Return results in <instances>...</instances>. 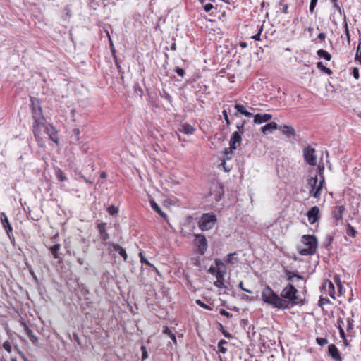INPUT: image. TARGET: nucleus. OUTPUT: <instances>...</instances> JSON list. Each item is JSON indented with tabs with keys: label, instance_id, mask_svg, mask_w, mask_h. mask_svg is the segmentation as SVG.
<instances>
[{
	"label": "nucleus",
	"instance_id": "nucleus-1",
	"mask_svg": "<svg viewBox=\"0 0 361 361\" xmlns=\"http://www.w3.org/2000/svg\"><path fill=\"white\" fill-rule=\"evenodd\" d=\"M297 293L298 290L290 283L283 288L279 295L281 303L284 306L282 310L290 309L300 303Z\"/></svg>",
	"mask_w": 361,
	"mask_h": 361
},
{
	"label": "nucleus",
	"instance_id": "nucleus-2",
	"mask_svg": "<svg viewBox=\"0 0 361 361\" xmlns=\"http://www.w3.org/2000/svg\"><path fill=\"white\" fill-rule=\"evenodd\" d=\"M38 103V101H37V104L32 102V118L34 120L33 133L39 144L42 145L40 143L39 133L42 127L44 126V117L42 108L39 106Z\"/></svg>",
	"mask_w": 361,
	"mask_h": 361
},
{
	"label": "nucleus",
	"instance_id": "nucleus-3",
	"mask_svg": "<svg viewBox=\"0 0 361 361\" xmlns=\"http://www.w3.org/2000/svg\"><path fill=\"white\" fill-rule=\"evenodd\" d=\"M262 299L273 307L282 310L284 306L281 303L280 297L269 286H266L262 292Z\"/></svg>",
	"mask_w": 361,
	"mask_h": 361
},
{
	"label": "nucleus",
	"instance_id": "nucleus-4",
	"mask_svg": "<svg viewBox=\"0 0 361 361\" xmlns=\"http://www.w3.org/2000/svg\"><path fill=\"white\" fill-rule=\"evenodd\" d=\"M302 243L304 245V247L299 252L301 255L307 256L315 253L317 247V240L314 235H303Z\"/></svg>",
	"mask_w": 361,
	"mask_h": 361
},
{
	"label": "nucleus",
	"instance_id": "nucleus-5",
	"mask_svg": "<svg viewBox=\"0 0 361 361\" xmlns=\"http://www.w3.org/2000/svg\"><path fill=\"white\" fill-rule=\"evenodd\" d=\"M216 222V216L214 213L203 214L198 222L200 230L205 231L212 229Z\"/></svg>",
	"mask_w": 361,
	"mask_h": 361
},
{
	"label": "nucleus",
	"instance_id": "nucleus-6",
	"mask_svg": "<svg viewBox=\"0 0 361 361\" xmlns=\"http://www.w3.org/2000/svg\"><path fill=\"white\" fill-rule=\"evenodd\" d=\"M194 245L196 247V252L200 255H203L207 249V240L204 235L197 234L194 240Z\"/></svg>",
	"mask_w": 361,
	"mask_h": 361
},
{
	"label": "nucleus",
	"instance_id": "nucleus-7",
	"mask_svg": "<svg viewBox=\"0 0 361 361\" xmlns=\"http://www.w3.org/2000/svg\"><path fill=\"white\" fill-rule=\"evenodd\" d=\"M303 155L305 161L310 166H316L317 164V157L316 150L310 146H307L303 149Z\"/></svg>",
	"mask_w": 361,
	"mask_h": 361
},
{
	"label": "nucleus",
	"instance_id": "nucleus-8",
	"mask_svg": "<svg viewBox=\"0 0 361 361\" xmlns=\"http://www.w3.org/2000/svg\"><path fill=\"white\" fill-rule=\"evenodd\" d=\"M224 195V188L223 187L218 183H214L212 185L209 195L213 197V199L218 202L221 199V197Z\"/></svg>",
	"mask_w": 361,
	"mask_h": 361
},
{
	"label": "nucleus",
	"instance_id": "nucleus-9",
	"mask_svg": "<svg viewBox=\"0 0 361 361\" xmlns=\"http://www.w3.org/2000/svg\"><path fill=\"white\" fill-rule=\"evenodd\" d=\"M243 132H233L229 141V149L231 152L235 150L240 145Z\"/></svg>",
	"mask_w": 361,
	"mask_h": 361
},
{
	"label": "nucleus",
	"instance_id": "nucleus-10",
	"mask_svg": "<svg viewBox=\"0 0 361 361\" xmlns=\"http://www.w3.org/2000/svg\"><path fill=\"white\" fill-rule=\"evenodd\" d=\"M319 209L318 207L314 206L311 208L307 213L308 221L310 224H314L319 219Z\"/></svg>",
	"mask_w": 361,
	"mask_h": 361
},
{
	"label": "nucleus",
	"instance_id": "nucleus-11",
	"mask_svg": "<svg viewBox=\"0 0 361 361\" xmlns=\"http://www.w3.org/2000/svg\"><path fill=\"white\" fill-rule=\"evenodd\" d=\"M226 274L225 269H220L218 273H216V275L215 276L216 278V281L214 283V286L222 288L225 286L224 285V275Z\"/></svg>",
	"mask_w": 361,
	"mask_h": 361
},
{
	"label": "nucleus",
	"instance_id": "nucleus-12",
	"mask_svg": "<svg viewBox=\"0 0 361 361\" xmlns=\"http://www.w3.org/2000/svg\"><path fill=\"white\" fill-rule=\"evenodd\" d=\"M329 353L334 361H342V358L340 355V353L334 344H331L328 347Z\"/></svg>",
	"mask_w": 361,
	"mask_h": 361
},
{
	"label": "nucleus",
	"instance_id": "nucleus-13",
	"mask_svg": "<svg viewBox=\"0 0 361 361\" xmlns=\"http://www.w3.org/2000/svg\"><path fill=\"white\" fill-rule=\"evenodd\" d=\"M178 131L185 135H192L195 132V128L190 124L183 123H180L178 128Z\"/></svg>",
	"mask_w": 361,
	"mask_h": 361
},
{
	"label": "nucleus",
	"instance_id": "nucleus-14",
	"mask_svg": "<svg viewBox=\"0 0 361 361\" xmlns=\"http://www.w3.org/2000/svg\"><path fill=\"white\" fill-rule=\"evenodd\" d=\"M272 118V116L269 114H257L254 116V122L255 123L261 124L262 123H265L269 121Z\"/></svg>",
	"mask_w": 361,
	"mask_h": 361
},
{
	"label": "nucleus",
	"instance_id": "nucleus-15",
	"mask_svg": "<svg viewBox=\"0 0 361 361\" xmlns=\"http://www.w3.org/2000/svg\"><path fill=\"white\" fill-rule=\"evenodd\" d=\"M45 130L47 135L49 136V138L53 140L54 142L58 143V137L56 136V132L54 129V128L50 125L47 124L45 126Z\"/></svg>",
	"mask_w": 361,
	"mask_h": 361
},
{
	"label": "nucleus",
	"instance_id": "nucleus-16",
	"mask_svg": "<svg viewBox=\"0 0 361 361\" xmlns=\"http://www.w3.org/2000/svg\"><path fill=\"white\" fill-rule=\"evenodd\" d=\"M345 207L343 205L336 206L333 212V217L336 221L342 220L343 214L345 211Z\"/></svg>",
	"mask_w": 361,
	"mask_h": 361
},
{
	"label": "nucleus",
	"instance_id": "nucleus-17",
	"mask_svg": "<svg viewBox=\"0 0 361 361\" xmlns=\"http://www.w3.org/2000/svg\"><path fill=\"white\" fill-rule=\"evenodd\" d=\"M1 221L2 225H3V226H4V229H5L7 235L8 236H10V233H12L13 228H12V226H11V225L10 224V223L8 221V219L6 215L5 214H4V213L1 215Z\"/></svg>",
	"mask_w": 361,
	"mask_h": 361
},
{
	"label": "nucleus",
	"instance_id": "nucleus-18",
	"mask_svg": "<svg viewBox=\"0 0 361 361\" xmlns=\"http://www.w3.org/2000/svg\"><path fill=\"white\" fill-rule=\"evenodd\" d=\"M80 130L78 128H75L72 130V133L71 135V142L78 145L82 142L81 137H80Z\"/></svg>",
	"mask_w": 361,
	"mask_h": 361
},
{
	"label": "nucleus",
	"instance_id": "nucleus-19",
	"mask_svg": "<svg viewBox=\"0 0 361 361\" xmlns=\"http://www.w3.org/2000/svg\"><path fill=\"white\" fill-rule=\"evenodd\" d=\"M106 223H101L98 225V231L99 232L100 238L104 241H106L109 238V235L106 231Z\"/></svg>",
	"mask_w": 361,
	"mask_h": 361
},
{
	"label": "nucleus",
	"instance_id": "nucleus-20",
	"mask_svg": "<svg viewBox=\"0 0 361 361\" xmlns=\"http://www.w3.org/2000/svg\"><path fill=\"white\" fill-rule=\"evenodd\" d=\"M276 129H280V126L277 125L275 122H271L266 124L262 128V131L263 133H272Z\"/></svg>",
	"mask_w": 361,
	"mask_h": 361
},
{
	"label": "nucleus",
	"instance_id": "nucleus-21",
	"mask_svg": "<svg viewBox=\"0 0 361 361\" xmlns=\"http://www.w3.org/2000/svg\"><path fill=\"white\" fill-rule=\"evenodd\" d=\"M111 250L117 252L120 255V256L123 257L124 261L127 260V257H128L127 253H126L125 249H123L119 245L113 243L111 245Z\"/></svg>",
	"mask_w": 361,
	"mask_h": 361
},
{
	"label": "nucleus",
	"instance_id": "nucleus-22",
	"mask_svg": "<svg viewBox=\"0 0 361 361\" xmlns=\"http://www.w3.org/2000/svg\"><path fill=\"white\" fill-rule=\"evenodd\" d=\"M234 108L237 110V113H240L245 116L247 118L253 117V114L249 111H247L245 109V107L240 104H235L234 105Z\"/></svg>",
	"mask_w": 361,
	"mask_h": 361
},
{
	"label": "nucleus",
	"instance_id": "nucleus-23",
	"mask_svg": "<svg viewBox=\"0 0 361 361\" xmlns=\"http://www.w3.org/2000/svg\"><path fill=\"white\" fill-rule=\"evenodd\" d=\"M324 182V177H322V179L320 180L319 183L314 188V191L312 192V196L314 198H319L320 197V195H321L320 192L322 189Z\"/></svg>",
	"mask_w": 361,
	"mask_h": 361
},
{
	"label": "nucleus",
	"instance_id": "nucleus-24",
	"mask_svg": "<svg viewBox=\"0 0 361 361\" xmlns=\"http://www.w3.org/2000/svg\"><path fill=\"white\" fill-rule=\"evenodd\" d=\"M346 330L349 334L354 333V320L352 317H348L345 320Z\"/></svg>",
	"mask_w": 361,
	"mask_h": 361
},
{
	"label": "nucleus",
	"instance_id": "nucleus-25",
	"mask_svg": "<svg viewBox=\"0 0 361 361\" xmlns=\"http://www.w3.org/2000/svg\"><path fill=\"white\" fill-rule=\"evenodd\" d=\"M150 205L152 208L157 213L159 214L161 217L166 218V214L162 212L160 207L155 202L154 200L150 201Z\"/></svg>",
	"mask_w": 361,
	"mask_h": 361
},
{
	"label": "nucleus",
	"instance_id": "nucleus-26",
	"mask_svg": "<svg viewBox=\"0 0 361 361\" xmlns=\"http://www.w3.org/2000/svg\"><path fill=\"white\" fill-rule=\"evenodd\" d=\"M337 323H338V328L339 330V334L343 339H345L346 338V336H345L344 329L343 328V326H345V322L343 320H342L341 318H338Z\"/></svg>",
	"mask_w": 361,
	"mask_h": 361
},
{
	"label": "nucleus",
	"instance_id": "nucleus-27",
	"mask_svg": "<svg viewBox=\"0 0 361 361\" xmlns=\"http://www.w3.org/2000/svg\"><path fill=\"white\" fill-rule=\"evenodd\" d=\"M60 244H55L49 248L51 254L54 256L55 259L59 258V251L60 250Z\"/></svg>",
	"mask_w": 361,
	"mask_h": 361
},
{
	"label": "nucleus",
	"instance_id": "nucleus-28",
	"mask_svg": "<svg viewBox=\"0 0 361 361\" xmlns=\"http://www.w3.org/2000/svg\"><path fill=\"white\" fill-rule=\"evenodd\" d=\"M280 130L282 131L283 133H284L287 135H295V130L291 126H283L282 129L280 128Z\"/></svg>",
	"mask_w": 361,
	"mask_h": 361
},
{
	"label": "nucleus",
	"instance_id": "nucleus-29",
	"mask_svg": "<svg viewBox=\"0 0 361 361\" xmlns=\"http://www.w3.org/2000/svg\"><path fill=\"white\" fill-rule=\"evenodd\" d=\"M317 55L320 58H324L326 61H330L331 59V56L324 49H319L317 52Z\"/></svg>",
	"mask_w": 361,
	"mask_h": 361
},
{
	"label": "nucleus",
	"instance_id": "nucleus-30",
	"mask_svg": "<svg viewBox=\"0 0 361 361\" xmlns=\"http://www.w3.org/2000/svg\"><path fill=\"white\" fill-rule=\"evenodd\" d=\"M163 334L169 336L175 343H176V338L175 334L172 333V331L168 327H164Z\"/></svg>",
	"mask_w": 361,
	"mask_h": 361
},
{
	"label": "nucleus",
	"instance_id": "nucleus-31",
	"mask_svg": "<svg viewBox=\"0 0 361 361\" xmlns=\"http://www.w3.org/2000/svg\"><path fill=\"white\" fill-rule=\"evenodd\" d=\"M326 288H327V290L329 291V294L331 297L334 298L333 294L334 293V286L330 281H326Z\"/></svg>",
	"mask_w": 361,
	"mask_h": 361
},
{
	"label": "nucleus",
	"instance_id": "nucleus-32",
	"mask_svg": "<svg viewBox=\"0 0 361 361\" xmlns=\"http://www.w3.org/2000/svg\"><path fill=\"white\" fill-rule=\"evenodd\" d=\"M346 233L348 235L354 238L357 234V231L351 225L348 224L346 228Z\"/></svg>",
	"mask_w": 361,
	"mask_h": 361
},
{
	"label": "nucleus",
	"instance_id": "nucleus-33",
	"mask_svg": "<svg viewBox=\"0 0 361 361\" xmlns=\"http://www.w3.org/2000/svg\"><path fill=\"white\" fill-rule=\"evenodd\" d=\"M317 182H318V178L317 176L309 179L308 185L312 188V191H313L314 190V188L317 185Z\"/></svg>",
	"mask_w": 361,
	"mask_h": 361
},
{
	"label": "nucleus",
	"instance_id": "nucleus-34",
	"mask_svg": "<svg viewBox=\"0 0 361 361\" xmlns=\"http://www.w3.org/2000/svg\"><path fill=\"white\" fill-rule=\"evenodd\" d=\"M317 66L319 69L323 71L324 73H327L328 75L331 74L332 71L329 68L325 67L322 62H318L317 64Z\"/></svg>",
	"mask_w": 361,
	"mask_h": 361
},
{
	"label": "nucleus",
	"instance_id": "nucleus-35",
	"mask_svg": "<svg viewBox=\"0 0 361 361\" xmlns=\"http://www.w3.org/2000/svg\"><path fill=\"white\" fill-rule=\"evenodd\" d=\"M227 342L224 340H221L218 343L219 351L222 353H225L226 352V348H224V345H226Z\"/></svg>",
	"mask_w": 361,
	"mask_h": 361
},
{
	"label": "nucleus",
	"instance_id": "nucleus-36",
	"mask_svg": "<svg viewBox=\"0 0 361 361\" xmlns=\"http://www.w3.org/2000/svg\"><path fill=\"white\" fill-rule=\"evenodd\" d=\"M26 333L32 343H35L37 341V338L33 334V332L31 329L27 328Z\"/></svg>",
	"mask_w": 361,
	"mask_h": 361
},
{
	"label": "nucleus",
	"instance_id": "nucleus-37",
	"mask_svg": "<svg viewBox=\"0 0 361 361\" xmlns=\"http://www.w3.org/2000/svg\"><path fill=\"white\" fill-rule=\"evenodd\" d=\"M140 262L142 263V264H145L149 267H153L154 269H156V268L153 266V264H152L143 255L142 252H140Z\"/></svg>",
	"mask_w": 361,
	"mask_h": 361
},
{
	"label": "nucleus",
	"instance_id": "nucleus-38",
	"mask_svg": "<svg viewBox=\"0 0 361 361\" xmlns=\"http://www.w3.org/2000/svg\"><path fill=\"white\" fill-rule=\"evenodd\" d=\"M235 255V252L228 254L227 255L226 262L231 264H233L235 263V261H236V258L234 257Z\"/></svg>",
	"mask_w": 361,
	"mask_h": 361
},
{
	"label": "nucleus",
	"instance_id": "nucleus-39",
	"mask_svg": "<svg viewBox=\"0 0 361 361\" xmlns=\"http://www.w3.org/2000/svg\"><path fill=\"white\" fill-rule=\"evenodd\" d=\"M279 8L280 10L285 14L288 13V6L286 4H283V2H281L279 4Z\"/></svg>",
	"mask_w": 361,
	"mask_h": 361
},
{
	"label": "nucleus",
	"instance_id": "nucleus-40",
	"mask_svg": "<svg viewBox=\"0 0 361 361\" xmlns=\"http://www.w3.org/2000/svg\"><path fill=\"white\" fill-rule=\"evenodd\" d=\"M316 341L320 346H324L328 343L327 339L324 338H317Z\"/></svg>",
	"mask_w": 361,
	"mask_h": 361
},
{
	"label": "nucleus",
	"instance_id": "nucleus-41",
	"mask_svg": "<svg viewBox=\"0 0 361 361\" xmlns=\"http://www.w3.org/2000/svg\"><path fill=\"white\" fill-rule=\"evenodd\" d=\"M107 211L109 214L113 215L118 212V209L116 207L111 205L108 207Z\"/></svg>",
	"mask_w": 361,
	"mask_h": 361
},
{
	"label": "nucleus",
	"instance_id": "nucleus-42",
	"mask_svg": "<svg viewBox=\"0 0 361 361\" xmlns=\"http://www.w3.org/2000/svg\"><path fill=\"white\" fill-rule=\"evenodd\" d=\"M355 59L361 62V44L360 43L357 47Z\"/></svg>",
	"mask_w": 361,
	"mask_h": 361
},
{
	"label": "nucleus",
	"instance_id": "nucleus-43",
	"mask_svg": "<svg viewBox=\"0 0 361 361\" xmlns=\"http://www.w3.org/2000/svg\"><path fill=\"white\" fill-rule=\"evenodd\" d=\"M141 351H142V360H145L148 357V354L147 351V348L145 346L142 345L141 346Z\"/></svg>",
	"mask_w": 361,
	"mask_h": 361
},
{
	"label": "nucleus",
	"instance_id": "nucleus-44",
	"mask_svg": "<svg viewBox=\"0 0 361 361\" xmlns=\"http://www.w3.org/2000/svg\"><path fill=\"white\" fill-rule=\"evenodd\" d=\"M196 303L201 307L202 308H204V309H207V310H212V307H210L209 306H208L207 305H206L204 302H203L202 300H196Z\"/></svg>",
	"mask_w": 361,
	"mask_h": 361
},
{
	"label": "nucleus",
	"instance_id": "nucleus-45",
	"mask_svg": "<svg viewBox=\"0 0 361 361\" xmlns=\"http://www.w3.org/2000/svg\"><path fill=\"white\" fill-rule=\"evenodd\" d=\"M215 264H216V268L219 270L220 269H223L222 268H225V266H224V264L220 260V259H216L215 260ZM226 270V269H224Z\"/></svg>",
	"mask_w": 361,
	"mask_h": 361
},
{
	"label": "nucleus",
	"instance_id": "nucleus-46",
	"mask_svg": "<svg viewBox=\"0 0 361 361\" xmlns=\"http://www.w3.org/2000/svg\"><path fill=\"white\" fill-rule=\"evenodd\" d=\"M3 347L8 353L11 352V345L8 341H5L3 344Z\"/></svg>",
	"mask_w": 361,
	"mask_h": 361
},
{
	"label": "nucleus",
	"instance_id": "nucleus-47",
	"mask_svg": "<svg viewBox=\"0 0 361 361\" xmlns=\"http://www.w3.org/2000/svg\"><path fill=\"white\" fill-rule=\"evenodd\" d=\"M223 116L224 117V119H225V121H226V124L228 125V126L231 125V121H230V120L228 118V111H227L226 109H224L223 111Z\"/></svg>",
	"mask_w": 361,
	"mask_h": 361
},
{
	"label": "nucleus",
	"instance_id": "nucleus-48",
	"mask_svg": "<svg viewBox=\"0 0 361 361\" xmlns=\"http://www.w3.org/2000/svg\"><path fill=\"white\" fill-rule=\"evenodd\" d=\"M295 277H296L298 279H302L300 276H298V275H297L295 274H293V273H291V272H289L288 274V281H293V279L295 278Z\"/></svg>",
	"mask_w": 361,
	"mask_h": 361
},
{
	"label": "nucleus",
	"instance_id": "nucleus-49",
	"mask_svg": "<svg viewBox=\"0 0 361 361\" xmlns=\"http://www.w3.org/2000/svg\"><path fill=\"white\" fill-rule=\"evenodd\" d=\"M345 34L346 35L348 42L350 44V33H349V30H348V26L347 23H345Z\"/></svg>",
	"mask_w": 361,
	"mask_h": 361
},
{
	"label": "nucleus",
	"instance_id": "nucleus-50",
	"mask_svg": "<svg viewBox=\"0 0 361 361\" xmlns=\"http://www.w3.org/2000/svg\"><path fill=\"white\" fill-rule=\"evenodd\" d=\"M208 271L209 273H210L211 274L214 275V276H216V273H218L219 271V270H218L216 267H210L208 269Z\"/></svg>",
	"mask_w": 361,
	"mask_h": 361
},
{
	"label": "nucleus",
	"instance_id": "nucleus-51",
	"mask_svg": "<svg viewBox=\"0 0 361 361\" xmlns=\"http://www.w3.org/2000/svg\"><path fill=\"white\" fill-rule=\"evenodd\" d=\"M318 0H311L310 4V11L312 13L314 10V8L316 6V4L317 3Z\"/></svg>",
	"mask_w": 361,
	"mask_h": 361
},
{
	"label": "nucleus",
	"instance_id": "nucleus-52",
	"mask_svg": "<svg viewBox=\"0 0 361 361\" xmlns=\"http://www.w3.org/2000/svg\"><path fill=\"white\" fill-rule=\"evenodd\" d=\"M214 6L212 4L209 3V4H206L204 6V9L206 12H209L211 11L212 9H213Z\"/></svg>",
	"mask_w": 361,
	"mask_h": 361
},
{
	"label": "nucleus",
	"instance_id": "nucleus-53",
	"mask_svg": "<svg viewBox=\"0 0 361 361\" xmlns=\"http://www.w3.org/2000/svg\"><path fill=\"white\" fill-rule=\"evenodd\" d=\"M176 73H177L179 76H180V77H183V76H184V75H185V71H184V70H183V68H178V67H177V68H176Z\"/></svg>",
	"mask_w": 361,
	"mask_h": 361
},
{
	"label": "nucleus",
	"instance_id": "nucleus-54",
	"mask_svg": "<svg viewBox=\"0 0 361 361\" xmlns=\"http://www.w3.org/2000/svg\"><path fill=\"white\" fill-rule=\"evenodd\" d=\"M64 11L66 12V19H68L71 16V11L68 6H66L64 8Z\"/></svg>",
	"mask_w": 361,
	"mask_h": 361
},
{
	"label": "nucleus",
	"instance_id": "nucleus-55",
	"mask_svg": "<svg viewBox=\"0 0 361 361\" xmlns=\"http://www.w3.org/2000/svg\"><path fill=\"white\" fill-rule=\"evenodd\" d=\"M245 121H243L242 123H238L237 124V128H238V131L237 132H243V134L244 133V125H245Z\"/></svg>",
	"mask_w": 361,
	"mask_h": 361
},
{
	"label": "nucleus",
	"instance_id": "nucleus-56",
	"mask_svg": "<svg viewBox=\"0 0 361 361\" xmlns=\"http://www.w3.org/2000/svg\"><path fill=\"white\" fill-rule=\"evenodd\" d=\"M330 1L333 4V6L335 8V9L341 11V8L338 5V0H330Z\"/></svg>",
	"mask_w": 361,
	"mask_h": 361
},
{
	"label": "nucleus",
	"instance_id": "nucleus-57",
	"mask_svg": "<svg viewBox=\"0 0 361 361\" xmlns=\"http://www.w3.org/2000/svg\"><path fill=\"white\" fill-rule=\"evenodd\" d=\"M353 77L355 78V79H358L359 78V71H358V68H354L353 70Z\"/></svg>",
	"mask_w": 361,
	"mask_h": 361
},
{
	"label": "nucleus",
	"instance_id": "nucleus-58",
	"mask_svg": "<svg viewBox=\"0 0 361 361\" xmlns=\"http://www.w3.org/2000/svg\"><path fill=\"white\" fill-rule=\"evenodd\" d=\"M58 178L60 180L63 181L66 180V176L61 171H59Z\"/></svg>",
	"mask_w": 361,
	"mask_h": 361
},
{
	"label": "nucleus",
	"instance_id": "nucleus-59",
	"mask_svg": "<svg viewBox=\"0 0 361 361\" xmlns=\"http://www.w3.org/2000/svg\"><path fill=\"white\" fill-rule=\"evenodd\" d=\"M239 288L243 290V291H245V292H247L248 293H252V292L248 289H246L243 287V281H240L239 285H238Z\"/></svg>",
	"mask_w": 361,
	"mask_h": 361
},
{
	"label": "nucleus",
	"instance_id": "nucleus-60",
	"mask_svg": "<svg viewBox=\"0 0 361 361\" xmlns=\"http://www.w3.org/2000/svg\"><path fill=\"white\" fill-rule=\"evenodd\" d=\"M220 314L227 317H231V314L228 312L223 309L220 310Z\"/></svg>",
	"mask_w": 361,
	"mask_h": 361
},
{
	"label": "nucleus",
	"instance_id": "nucleus-61",
	"mask_svg": "<svg viewBox=\"0 0 361 361\" xmlns=\"http://www.w3.org/2000/svg\"><path fill=\"white\" fill-rule=\"evenodd\" d=\"M262 31V27L259 30V31L257 34H256L255 35L252 37V39H254L255 40H257V41L259 40Z\"/></svg>",
	"mask_w": 361,
	"mask_h": 361
},
{
	"label": "nucleus",
	"instance_id": "nucleus-62",
	"mask_svg": "<svg viewBox=\"0 0 361 361\" xmlns=\"http://www.w3.org/2000/svg\"><path fill=\"white\" fill-rule=\"evenodd\" d=\"M326 37V34L324 33V32H321L318 35V38L320 39V40H324Z\"/></svg>",
	"mask_w": 361,
	"mask_h": 361
},
{
	"label": "nucleus",
	"instance_id": "nucleus-63",
	"mask_svg": "<svg viewBox=\"0 0 361 361\" xmlns=\"http://www.w3.org/2000/svg\"><path fill=\"white\" fill-rule=\"evenodd\" d=\"M77 262H78L79 264L80 265H83L84 264V259L81 257H78L77 258Z\"/></svg>",
	"mask_w": 361,
	"mask_h": 361
},
{
	"label": "nucleus",
	"instance_id": "nucleus-64",
	"mask_svg": "<svg viewBox=\"0 0 361 361\" xmlns=\"http://www.w3.org/2000/svg\"><path fill=\"white\" fill-rule=\"evenodd\" d=\"M30 274L32 275V276L33 277V279L37 281V276L35 274L34 271L32 270V269H30Z\"/></svg>",
	"mask_w": 361,
	"mask_h": 361
}]
</instances>
